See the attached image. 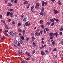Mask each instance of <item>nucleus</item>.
Returning a JSON list of instances; mask_svg holds the SVG:
<instances>
[{
  "label": "nucleus",
  "instance_id": "obj_47",
  "mask_svg": "<svg viewBox=\"0 0 63 63\" xmlns=\"http://www.w3.org/2000/svg\"><path fill=\"white\" fill-rule=\"evenodd\" d=\"M33 45L34 47H36V44H35V43L34 42H33Z\"/></svg>",
  "mask_w": 63,
  "mask_h": 63
},
{
  "label": "nucleus",
  "instance_id": "obj_41",
  "mask_svg": "<svg viewBox=\"0 0 63 63\" xmlns=\"http://www.w3.org/2000/svg\"><path fill=\"white\" fill-rule=\"evenodd\" d=\"M5 3L6 4H7L8 3V0H4Z\"/></svg>",
  "mask_w": 63,
  "mask_h": 63
},
{
  "label": "nucleus",
  "instance_id": "obj_21",
  "mask_svg": "<svg viewBox=\"0 0 63 63\" xmlns=\"http://www.w3.org/2000/svg\"><path fill=\"white\" fill-rule=\"evenodd\" d=\"M44 31L43 30H41L40 32V34L41 35H42L43 34V32Z\"/></svg>",
  "mask_w": 63,
  "mask_h": 63
},
{
  "label": "nucleus",
  "instance_id": "obj_2",
  "mask_svg": "<svg viewBox=\"0 0 63 63\" xmlns=\"http://www.w3.org/2000/svg\"><path fill=\"white\" fill-rule=\"evenodd\" d=\"M35 34L37 37L40 36V32L38 33V32H36L35 33Z\"/></svg>",
  "mask_w": 63,
  "mask_h": 63
},
{
  "label": "nucleus",
  "instance_id": "obj_50",
  "mask_svg": "<svg viewBox=\"0 0 63 63\" xmlns=\"http://www.w3.org/2000/svg\"><path fill=\"white\" fill-rule=\"evenodd\" d=\"M36 6H40V4L39 3H36Z\"/></svg>",
  "mask_w": 63,
  "mask_h": 63
},
{
  "label": "nucleus",
  "instance_id": "obj_44",
  "mask_svg": "<svg viewBox=\"0 0 63 63\" xmlns=\"http://www.w3.org/2000/svg\"><path fill=\"white\" fill-rule=\"evenodd\" d=\"M39 30L38 29L36 30V32H37V33H38V32H39Z\"/></svg>",
  "mask_w": 63,
  "mask_h": 63
},
{
  "label": "nucleus",
  "instance_id": "obj_53",
  "mask_svg": "<svg viewBox=\"0 0 63 63\" xmlns=\"http://www.w3.org/2000/svg\"><path fill=\"white\" fill-rule=\"evenodd\" d=\"M35 52H36V50H34L32 51V52H33V54L34 53H35Z\"/></svg>",
  "mask_w": 63,
  "mask_h": 63
},
{
  "label": "nucleus",
  "instance_id": "obj_45",
  "mask_svg": "<svg viewBox=\"0 0 63 63\" xmlns=\"http://www.w3.org/2000/svg\"><path fill=\"white\" fill-rule=\"evenodd\" d=\"M63 30V28L62 27H61L60 29V31H62Z\"/></svg>",
  "mask_w": 63,
  "mask_h": 63
},
{
  "label": "nucleus",
  "instance_id": "obj_34",
  "mask_svg": "<svg viewBox=\"0 0 63 63\" xmlns=\"http://www.w3.org/2000/svg\"><path fill=\"white\" fill-rule=\"evenodd\" d=\"M1 22H3V24H6V22L4 21L3 20H1Z\"/></svg>",
  "mask_w": 63,
  "mask_h": 63
},
{
  "label": "nucleus",
  "instance_id": "obj_11",
  "mask_svg": "<svg viewBox=\"0 0 63 63\" xmlns=\"http://www.w3.org/2000/svg\"><path fill=\"white\" fill-rule=\"evenodd\" d=\"M12 25L13 26H15L16 25V24L15 22V21H12Z\"/></svg>",
  "mask_w": 63,
  "mask_h": 63
},
{
  "label": "nucleus",
  "instance_id": "obj_54",
  "mask_svg": "<svg viewBox=\"0 0 63 63\" xmlns=\"http://www.w3.org/2000/svg\"><path fill=\"white\" fill-rule=\"evenodd\" d=\"M49 38L51 39V40H52V39H53V37L52 36H50L49 37Z\"/></svg>",
  "mask_w": 63,
  "mask_h": 63
},
{
  "label": "nucleus",
  "instance_id": "obj_14",
  "mask_svg": "<svg viewBox=\"0 0 63 63\" xmlns=\"http://www.w3.org/2000/svg\"><path fill=\"white\" fill-rule=\"evenodd\" d=\"M39 14L40 15H41L42 16H44V13L43 12H41L39 13Z\"/></svg>",
  "mask_w": 63,
  "mask_h": 63
},
{
  "label": "nucleus",
  "instance_id": "obj_58",
  "mask_svg": "<svg viewBox=\"0 0 63 63\" xmlns=\"http://www.w3.org/2000/svg\"><path fill=\"white\" fill-rule=\"evenodd\" d=\"M44 16L45 17V18H46V17H47V14H44Z\"/></svg>",
  "mask_w": 63,
  "mask_h": 63
},
{
  "label": "nucleus",
  "instance_id": "obj_38",
  "mask_svg": "<svg viewBox=\"0 0 63 63\" xmlns=\"http://www.w3.org/2000/svg\"><path fill=\"white\" fill-rule=\"evenodd\" d=\"M43 31H44V33L45 34H46V33H47V31H46V30H45V29Z\"/></svg>",
  "mask_w": 63,
  "mask_h": 63
},
{
  "label": "nucleus",
  "instance_id": "obj_1",
  "mask_svg": "<svg viewBox=\"0 0 63 63\" xmlns=\"http://www.w3.org/2000/svg\"><path fill=\"white\" fill-rule=\"evenodd\" d=\"M47 2H45V1H43L42 2V6H44L45 5H47Z\"/></svg>",
  "mask_w": 63,
  "mask_h": 63
},
{
  "label": "nucleus",
  "instance_id": "obj_25",
  "mask_svg": "<svg viewBox=\"0 0 63 63\" xmlns=\"http://www.w3.org/2000/svg\"><path fill=\"white\" fill-rule=\"evenodd\" d=\"M44 22V21L43 20H40L39 21V23L40 24H42V23H43Z\"/></svg>",
  "mask_w": 63,
  "mask_h": 63
},
{
  "label": "nucleus",
  "instance_id": "obj_61",
  "mask_svg": "<svg viewBox=\"0 0 63 63\" xmlns=\"http://www.w3.org/2000/svg\"><path fill=\"white\" fill-rule=\"evenodd\" d=\"M5 32H6V33H7L8 32V30H5Z\"/></svg>",
  "mask_w": 63,
  "mask_h": 63
},
{
  "label": "nucleus",
  "instance_id": "obj_52",
  "mask_svg": "<svg viewBox=\"0 0 63 63\" xmlns=\"http://www.w3.org/2000/svg\"><path fill=\"white\" fill-rule=\"evenodd\" d=\"M44 9H45L44 8H42L41 10V12H43L44 11Z\"/></svg>",
  "mask_w": 63,
  "mask_h": 63
},
{
  "label": "nucleus",
  "instance_id": "obj_42",
  "mask_svg": "<svg viewBox=\"0 0 63 63\" xmlns=\"http://www.w3.org/2000/svg\"><path fill=\"white\" fill-rule=\"evenodd\" d=\"M44 47V46L43 45H42V46L41 47H40V49H43V48Z\"/></svg>",
  "mask_w": 63,
  "mask_h": 63
},
{
  "label": "nucleus",
  "instance_id": "obj_4",
  "mask_svg": "<svg viewBox=\"0 0 63 63\" xmlns=\"http://www.w3.org/2000/svg\"><path fill=\"white\" fill-rule=\"evenodd\" d=\"M4 27L5 28H6V29L7 30H9V27L8 26H7V25L6 24H5L4 25Z\"/></svg>",
  "mask_w": 63,
  "mask_h": 63
},
{
  "label": "nucleus",
  "instance_id": "obj_32",
  "mask_svg": "<svg viewBox=\"0 0 63 63\" xmlns=\"http://www.w3.org/2000/svg\"><path fill=\"white\" fill-rule=\"evenodd\" d=\"M8 6H12V3H9L8 4Z\"/></svg>",
  "mask_w": 63,
  "mask_h": 63
},
{
  "label": "nucleus",
  "instance_id": "obj_3",
  "mask_svg": "<svg viewBox=\"0 0 63 63\" xmlns=\"http://www.w3.org/2000/svg\"><path fill=\"white\" fill-rule=\"evenodd\" d=\"M53 35H54V36H55L56 37H57V35H58V33L57 32H56L55 33H54Z\"/></svg>",
  "mask_w": 63,
  "mask_h": 63
},
{
  "label": "nucleus",
  "instance_id": "obj_39",
  "mask_svg": "<svg viewBox=\"0 0 63 63\" xmlns=\"http://www.w3.org/2000/svg\"><path fill=\"white\" fill-rule=\"evenodd\" d=\"M34 7H35V6L33 5L32 6L31 8V9L32 10L33 9H34Z\"/></svg>",
  "mask_w": 63,
  "mask_h": 63
},
{
  "label": "nucleus",
  "instance_id": "obj_36",
  "mask_svg": "<svg viewBox=\"0 0 63 63\" xmlns=\"http://www.w3.org/2000/svg\"><path fill=\"white\" fill-rule=\"evenodd\" d=\"M50 21H51V22H54V20L53 19H50Z\"/></svg>",
  "mask_w": 63,
  "mask_h": 63
},
{
  "label": "nucleus",
  "instance_id": "obj_29",
  "mask_svg": "<svg viewBox=\"0 0 63 63\" xmlns=\"http://www.w3.org/2000/svg\"><path fill=\"white\" fill-rule=\"evenodd\" d=\"M29 39H30V38H29V37H26V40L27 41H28V40H29Z\"/></svg>",
  "mask_w": 63,
  "mask_h": 63
},
{
  "label": "nucleus",
  "instance_id": "obj_20",
  "mask_svg": "<svg viewBox=\"0 0 63 63\" xmlns=\"http://www.w3.org/2000/svg\"><path fill=\"white\" fill-rule=\"evenodd\" d=\"M17 33H16V32L15 33H14V34H13V36H17Z\"/></svg>",
  "mask_w": 63,
  "mask_h": 63
},
{
  "label": "nucleus",
  "instance_id": "obj_46",
  "mask_svg": "<svg viewBox=\"0 0 63 63\" xmlns=\"http://www.w3.org/2000/svg\"><path fill=\"white\" fill-rule=\"evenodd\" d=\"M19 42L20 44H22L23 43V41L22 40L20 41Z\"/></svg>",
  "mask_w": 63,
  "mask_h": 63
},
{
  "label": "nucleus",
  "instance_id": "obj_23",
  "mask_svg": "<svg viewBox=\"0 0 63 63\" xmlns=\"http://www.w3.org/2000/svg\"><path fill=\"white\" fill-rule=\"evenodd\" d=\"M49 35H50V36H52L53 35V32H50L49 33Z\"/></svg>",
  "mask_w": 63,
  "mask_h": 63
},
{
  "label": "nucleus",
  "instance_id": "obj_15",
  "mask_svg": "<svg viewBox=\"0 0 63 63\" xmlns=\"http://www.w3.org/2000/svg\"><path fill=\"white\" fill-rule=\"evenodd\" d=\"M5 39V36L3 35L2 37L1 38V40H4Z\"/></svg>",
  "mask_w": 63,
  "mask_h": 63
},
{
  "label": "nucleus",
  "instance_id": "obj_60",
  "mask_svg": "<svg viewBox=\"0 0 63 63\" xmlns=\"http://www.w3.org/2000/svg\"><path fill=\"white\" fill-rule=\"evenodd\" d=\"M0 18H2V16L1 15H0Z\"/></svg>",
  "mask_w": 63,
  "mask_h": 63
},
{
  "label": "nucleus",
  "instance_id": "obj_24",
  "mask_svg": "<svg viewBox=\"0 0 63 63\" xmlns=\"http://www.w3.org/2000/svg\"><path fill=\"white\" fill-rule=\"evenodd\" d=\"M45 29L47 32H48V31H49V29L48 28H45Z\"/></svg>",
  "mask_w": 63,
  "mask_h": 63
},
{
  "label": "nucleus",
  "instance_id": "obj_5",
  "mask_svg": "<svg viewBox=\"0 0 63 63\" xmlns=\"http://www.w3.org/2000/svg\"><path fill=\"white\" fill-rule=\"evenodd\" d=\"M54 14H58L59 13V11L57 10H54Z\"/></svg>",
  "mask_w": 63,
  "mask_h": 63
},
{
  "label": "nucleus",
  "instance_id": "obj_64",
  "mask_svg": "<svg viewBox=\"0 0 63 63\" xmlns=\"http://www.w3.org/2000/svg\"><path fill=\"white\" fill-rule=\"evenodd\" d=\"M13 32V34H15V33H16V32H15L14 31H13L12 32Z\"/></svg>",
  "mask_w": 63,
  "mask_h": 63
},
{
  "label": "nucleus",
  "instance_id": "obj_37",
  "mask_svg": "<svg viewBox=\"0 0 63 63\" xmlns=\"http://www.w3.org/2000/svg\"><path fill=\"white\" fill-rule=\"evenodd\" d=\"M20 16L21 17V18L22 19L23 18H23V17H24V15H23V14H22V15H21Z\"/></svg>",
  "mask_w": 63,
  "mask_h": 63
},
{
  "label": "nucleus",
  "instance_id": "obj_7",
  "mask_svg": "<svg viewBox=\"0 0 63 63\" xmlns=\"http://www.w3.org/2000/svg\"><path fill=\"white\" fill-rule=\"evenodd\" d=\"M14 13H10V16L11 17H13V15Z\"/></svg>",
  "mask_w": 63,
  "mask_h": 63
},
{
  "label": "nucleus",
  "instance_id": "obj_40",
  "mask_svg": "<svg viewBox=\"0 0 63 63\" xmlns=\"http://www.w3.org/2000/svg\"><path fill=\"white\" fill-rule=\"evenodd\" d=\"M17 45L18 47H20V43H19V42H18Z\"/></svg>",
  "mask_w": 63,
  "mask_h": 63
},
{
  "label": "nucleus",
  "instance_id": "obj_10",
  "mask_svg": "<svg viewBox=\"0 0 63 63\" xmlns=\"http://www.w3.org/2000/svg\"><path fill=\"white\" fill-rule=\"evenodd\" d=\"M53 19L54 20H55V21H56V22H57L58 21H59V19H55L54 18H53Z\"/></svg>",
  "mask_w": 63,
  "mask_h": 63
},
{
  "label": "nucleus",
  "instance_id": "obj_51",
  "mask_svg": "<svg viewBox=\"0 0 63 63\" xmlns=\"http://www.w3.org/2000/svg\"><path fill=\"white\" fill-rule=\"evenodd\" d=\"M35 8L36 9H38V8H39V7L37 6H35Z\"/></svg>",
  "mask_w": 63,
  "mask_h": 63
},
{
  "label": "nucleus",
  "instance_id": "obj_19",
  "mask_svg": "<svg viewBox=\"0 0 63 63\" xmlns=\"http://www.w3.org/2000/svg\"><path fill=\"white\" fill-rule=\"evenodd\" d=\"M41 54L42 55H44L45 54V52L43 51H41Z\"/></svg>",
  "mask_w": 63,
  "mask_h": 63
},
{
  "label": "nucleus",
  "instance_id": "obj_9",
  "mask_svg": "<svg viewBox=\"0 0 63 63\" xmlns=\"http://www.w3.org/2000/svg\"><path fill=\"white\" fill-rule=\"evenodd\" d=\"M21 52V50H19L18 52V54L21 55V53H22V52Z\"/></svg>",
  "mask_w": 63,
  "mask_h": 63
},
{
  "label": "nucleus",
  "instance_id": "obj_59",
  "mask_svg": "<svg viewBox=\"0 0 63 63\" xmlns=\"http://www.w3.org/2000/svg\"><path fill=\"white\" fill-rule=\"evenodd\" d=\"M22 63H25V60H23L22 61Z\"/></svg>",
  "mask_w": 63,
  "mask_h": 63
},
{
  "label": "nucleus",
  "instance_id": "obj_48",
  "mask_svg": "<svg viewBox=\"0 0 63 63\" xmlns=\"http://www.w3.org/2000/svg\"><path fill=\"white\" fill-rule=\"evenodd\" d=\"M41 42V43L43 44H45V41H44V40H42Z\"/></svg>",
  "mask_w": 63,
  "mask_h": 63
},
{
  "label": "nucleus",
  "instance_id": "obj_62",
  "mask_svg": "<svg viewBox=\"0 0 63 63\" xmlns=\"http://www.w3.org/2000/svg\"><path fill=\"white\" fill-rule=\"evenodd\" d=\"M47 24L48 25V24H50V23L47 22Z\"/></svg>",
  "mask_w": 63,
  "mask_h": 63
},
{
  "label": "nucleus",
  "instance_id": "obj_6",
  "mask_svg": "<svg viewBox=\"0 0 63 63\" xmlns=\"http://www.w3.org/2000/svg\"><path fill=\"white\" fill-rule=\"evenodd\" d=\"M58 4L60 5V6H61L62 5V4H61V2L60 0H58Z\"/></svg>",
  "mask_w": 63,
  "mask_h": 63
},
{
  "label": "nucleus",
  "instance_id": "obj_33",
  "mask_svg": "<svg viewBox=\"0 0 63 63\" xmlns=\"http://www.w3.org/2000/svg\"><path fill=\"white\" fill-rule=\"evenodd\" d=\"M11 19L10 18L8 19L7 21V22H11Z\"/></svg>",
  "mask_w": 63,
  "mask_h": 63
},
{
  "label": "nucleus",
  "instance_id": "obj_30",
  "mask_svg": "<svg viewBox=\"0 0 63 63\" xmlns=\"http://www.w3.org/2000/svg\"><path fill=\"white\" fill-rule=\"evenodd\" d=\"M10 14V12L9 11L7 13V16H9Z\"/></svg>",
  "mask_w": 63,
  "mask_h": 63
},
{
  "label": "nucleus",
  "instance_id": "obj_12",
  "mask_svg": "<svg viewBox=\"0 0 63 63\" xmlns=\"http://www.w3.org/2000/svg\"><path fill=\"white\" fill-rule=\"evenodd\" d=\"M9 34H10V35H11V36H13V35H14L13 34V32H12V31H11L10 32Z\"/></svg>",
  "mask_w": 63,
  "mask_h": 63
},
{
  "label": "nucleus",
  "instance_id": "obj_18",
  "mask_svg": "<svg viewBox=\"0 0 63 63\" xmlns=\"http://www.w3.org/2000/svg\"><path fill=\"white\" fill-rule=\"evenodd\" d=\"M35 39V37L34 36H32V41H34Z\"/></svg>",
  "mask_w": 63,
  "mask_h": 63
},
{
  "label": "nucleus",
  "instance_id": "obj_35",
  "mask_svg": "<svg viewBox=\"0 0 63 63\" xmlns=\"http://www.w3.org/2000/svg\"><path fill=\"white\" fill-rule=\"evenodd\" d=\"M28 22H27L25 23V25L26 26H28Z\"/></svg>",
  "mask_w": 63,
  "mask_h": 63
},
{
  "label": "nucleus",
  "instance_id": "obj_55",
  "mask_svg": "<svg viewBox=\"0 0 63 63\" xmlns=\"http://www.w3.org/2000/svg\"><path fill=\"white\" fill-rule=\"evenodd\" d=\"M56 50V48H55L53 50V51H55Z\"/></svg>",
  "mask_w": 63,
  "mask_h": 63
},
{
  "label": "nucleus",
  "instance_id": "obj_43",
  "mask_svg": "<svg viewBox=\"0 0 63 63\" xmlns=\"http://www.w3.org/2000/svg\"><path fill=\"white\" fill-rule=\"evenodd\" d=\"M26 18H24L23 20V21H24V22H25V21H26Z\"/></svg>",
  "mask_w": 63,
  "mask_h": 63
},
{
  "label": "nucleus",
  "instance_id": "obj_27",
  "mask_svg": "<svg viewBox=\"0 0 63 63\" xmlns=\"http://www.w3.org/2000/svg\"><path fill=\"white\" fill-rule=\"evenodd\" d=\"M18 31L19 32H22V30L20 29V28H19L18 29Z\"/></svg>",
  "mask_w": 63,
  "mask_h": 63
},
{
  "label": "nucleus",
  "instance_id": "obj_16",
  "mask_svg": "<svg viewBox=\"0 0 63 63\" xmlns=\"http://www.w3.org/2000/svg\"><path fill=\"white\" fill-rule=\"evenodd\" d=\"M18 42L17 41V40H15L14 41V43L15 44H16Z\"/></svg>",
  "mask_w": 63,
  "mask_h": 63
},
{
  "label": "nucleus",
  "instance_id": "obj_63",
  "mask_svg": "<svg viewBox=\"0 0 63 63\" xmlns=\"http://www.w3.org/2000/svg\"><path fill=\"white\" fill-rule=\"evenodd\" d=\"M60 34L61 35H62V32H60Z\"/></svg>",
  "mask_w": 63,
  "mask_h": 63
},
{
  "label": "nucleus",
  "instance_id": "obj_49",
  "mask_svg": "<svg viewBox=\"0 0 63 63\" xmlns=\"http://www.w3.org/2000/svg\"><path fill=\"white\" fill-rule=\"evenodd\" d=\"M54 23H55V22H53L51 24V26H53L54 24Z\"/></svg>",
  "mask_w": 63,
  "mask_h": 63
},
{
  "label": "nucleus",
  "instance_id": "obj_26",
  "mask_svg": "<svg viewBox=\"0 0 63 63\" xmlns=\"http://www.w3.org/2000/svg\"><path fill=\"white\" fill-rule=\"evenodd\" d=\"M41 26L42 28H43V29L45 28V27H44V25L43 24L41 25Z\"/></svg>",
  "mask_w": 63,
  "mask_h": 63
},
{
  "label": "nucleus",
  "instance_id": "obj_31",
  "mask_svg": "<svg viewBox=\"0 0 63 63\" xmlns=\"http://www.w3.org/2000/svg\"><path fill=\"white\" fill-rule=\"evenodd\" d=\"M13 10H14V9L11 8L9 10V12H12V11H13Z\"/></svg>",
  "mask_w": 63,
  "mask_h": 63
},
{
  "label": "nucleus",
  "instance_id": "obj_17",
  "mask_svg": "<svg viewBox=\"0 0 63 63\" xmlns=\"http://www.w3.org/2000/svg\"><path fill=\"white\" fill-rule=\"evenodd\" d=\"M25 31L24 30H23L22 31V33L23 35H25Z\"/></svg>",
  "mask_w": 63,
  "mask_h": 63
},
{
  "label": "nucleus",
  "instance_id": "obj_28",
  "mask_svg": "<svg viewBox=\"0 0 63 63\" xmlns=\"http://www.w3.org/2000/svg\"><path fill=\"white\" fill-rule=\"evenodd\" d=\"M20 38L22 40V41H23L24 40V37L23 36H21Z\"/></svg>",
  "mask_w": 63,
  "mask_h": 63
},
{
  "label": "nucleus",
  "instance_id": "obj_57",
  "mask_svg": "<svg viewBox=\"0 0 63 63\" xmlns=\"http://www.w3.org/2000/svg\"><path fill=\"white\" fill-rule=\"evenodd\" d=\"M5 35L7 37L8 36V34L7 33H5Z\"/></svg>",
  "mask_w": 63,
  "mask_h": 63
},
{
  "label": "nucleus",
  "instance_id": "obj_56",
  "mask_svg": "<svg viewBox=\"0 0 63 63\" xmlns=\"http://www.w3.org/2000/svg\"><path fill=\"white\" fill-rule=\"evenodd\" d=\"M14 2L15 3H17V0H15Z\"/></svg>",
  "mask_w": 63,
  "mask_h": 63
},
{
  "label": "nucleus",
  "instance_id": "obj_13",
  "mask_svg": "<svg viewBox=\"0 0 63 63\" xmlns=\"http://www.w3.org/2000/svg\"><path fill=\"white\" fill-rule=\"evenodd\" d=\"M29 2V1H25V2H24V5H25L26 4H28Z\"/></svg>",
  "mask_w": 63,
  "mask_h": 63
},
{
  "label": "nucleus",
  "instance_id": "obj_22",
  "mask_svg": "<svg viewBox=\"0 0 63 63\" xmlns=\"http://www.w3.org/2000/svg\"><path fill=\"white\" fill-rule=\"evenodd\" d=\"M17 25L18 27H19L21 26V23H18L17 24Z\"/></svg>",
  "mask_w": 63,
  "mask_h": 63
},
{
  "label": "nucleus",
  "instance_id": "obj_8",
  "mask_svg": "<svg viewBox=\"0 0 63 63\" xmlns=\"http://www.w3.org/2000/svg\"><path fill=\"white\" fill-rule=\"evenodd\" d=\"M56 42V41L55 40H54L52 42V45H53V46H54V45H55V42Z\"/></svg>",
  "mask_w": 63,
  "mask_h": 63
}]
</instances>
